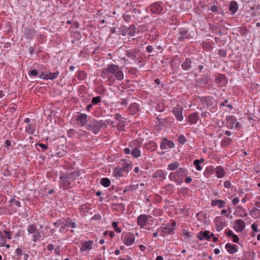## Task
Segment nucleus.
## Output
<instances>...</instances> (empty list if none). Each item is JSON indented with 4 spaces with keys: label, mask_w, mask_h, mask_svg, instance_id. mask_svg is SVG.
<instances>
[{
    "label": "nucleus",
    "mask_w": 260,
    "mask_h": 260,
    "mask_svg": "<svg viewBox=\"0 0 260 260\" xmlns=\"http://www.w3.org/2000/svg\"><path fill=\"white\" fill-rule=\"evenodd\" d=\"M101 76L104 79L109 80L114 77L118 80H122L123 79L124 75L119 66L110 64L107 68H104L102 70Z\"/></svg>",
    "instance_id": "nucleus-1"
},
{
    "label": "nucleus",
    "mask_w": 260,
    "mask_h": 260,
    "mask_svg": "<svg viewBox=\"0 0 260 260\" xmlns=\"http://www.w3.org/2000/svg\"><path fill=\"white\" fill-rule=\"evenodd\" d=\"M103 126L102 121L93 120L90 123L87 125L86 128L88 130L92 131L94 134H98L101 128Z\"/></svg>",
    "instance_id": "nucleus-2"
},
{
    "label": "nucleus",
    "mask_w": 260,
    "mask_h": 260,
    "mask_svg": "<svg viewBox=\"0 0 260 260\" xmlns=\"http://www.w3.org/2000/svg\"><path fill=\"white\" fill-rule=\"evenodd\" d=\"M201 102L202 103L206 105L207 108H209L211 112H214L216 111L217 107L215 106V101L213 98L210 96L203 97L201 100Z\"/></svg>",
    "instance_id": "nucleus-3"
},
{
    "label": "nucleus",
    "mask_w": 260,
    "mask_h": 260,
    "mask_svg": "<svg viewBox=\"0 0 260 260\" xmlns=\"http://www.w3.org/2000/svg\"><path fill=\"white\" fill-rule=\"evenodd\" d=\"M126 55L129 58L133 59L136 63H140L141 59L140 58V54L138 49L133 50H127L126 51Z\"/></svg>",
    "instance_id": "nucleus-4"
},
{
    "label": "nucleus",
    "mask_w": 260,
    "mask_h": 260,
    "mask_svg": "<svg viewBox=\"0 0 260 260\" xmlns=\"http://www.w3.org/2000/svg\"><path fill=\"white\" fill-rule=\"evenodd\" d=\"M122 239L125 245L127 246L132 245L135 242V237L132 233H127L122 235Z\"/></svg>",
    "instance_id": "nucleus-5"
},
{
    "label": "nucleus",
    "mask_w": 260,
    "mask_h": 260,
    "mask_svg": "<svg viewBox=\"0 0 260 260\" xmlns=\"http://www.w3.org/2000/svg\"><path fill=\"white\" fill-rule=\"evenodd\" d=\"M183 108L179 105H177L172 110L173 115L178 121H181L183 119Z\"/></svg>",
    "instance_id": "nucleus-6"
},
{
    "label": "nucleus",
    "mask_w": 260,
    "mask_h": 260,
    "mask_svg": "<svg viewBox=\"0 0 260 260\" xmlns=\"http://www.w3.org/2000/svg\"><path fill=\"white\" fill-rule=\"evenodd\" d=\"M214 234L210 232L209 231H205L200 232L197 235V238L201 241L206 240L209 241L211 237H213Z\"/></svg>",
    "instance_id": "nucleus-7"
},
{
    "label": "nucleus",
    "mask_w": 260,
    "mask_h": 260,
    "mask_svg": "<svg viewBox=\"0 0 260 260\" xmlns=\"http://www.w3.org/2000/svg\"><path fill=\"white\" fill-rule=\"evenodd\" d=\"M149 216L146 214H141L137 218V224L141 228H143L147 223Z\"/></svg>",
    "instance_id": "nucleus-8"
},
{
    "label": "nucleus",
    "mask_w": 260,
    "mask_h": 260,
    "mask_svg": "<svg viewBox=\"0 0 260 260\" xmlns=\"http://www.w3.org/2000/svg\"><path fill=\"white\" fill-rule=\"evenodd\" d=\"M126 172H127V170L126 167H116L113 170V176L117 178L123 176L124 173Z\"/></svg>",
    "instance_id": "nucleus-9"
},
{
    "label": "nucleus",
    "mask_w": 260,
    "mask_h": 260,
    "mask_svg": "<svg viewBox=\"0 0 260 260\" xmlns=\"http://www.w3.org/2000/svg\"><path fill=\"white\" fill-rule=\"evenodd\" d=\"M200 117L199 114L197 112L191 113L187 117L188 122H189L191 125L197 123Z\"/></svg>",
    "instance_id": "nucleus-10"
},
{
    "label": "nucleus",
    "mask_w": 260,
    "mask_h": 260,
    "mask_svg": "<svg viewBox=\"0 0 260 260\" xmlns=\"http://www.w3.org/2000/svg\"><path fill=\"white\" fill-rule=\"evenodd\" d=\"M76 120L81 126H84L87 122V115L86 114L80 113L77 115Z\"/></svg>",
    "instance_id": "nucleus-11"
},
{
    "label": "nucleus",
    "mask_w": 260,
    "mask_h": 260,
    "mask_svg": "<svg viewBox=\"0 0 260 260\" xmlns=\"http://www.w3.org/2000/svg\"><path fill=\"white\" fill-rule=\"evenodd\" d=\"M234 228L237 232H242L245 228V221L240 219L236 220Z\"/></svg>",
    "instance_id": "nucleus-12"
},
{
    "label": "nucleus",
    "mask_w": 260,
    "mask_h": 260,
    "mask_svg": "<svg viewBox=\"0 0 260 260\" xmlns=\"http://www.w3.org/2000/svg\"><path fill=\"white\" fill-rule=\"evenodd\" d=\"M150 11L153 14H158L162 11V7L158 3H154L150 6Z\"/></svg>",
    "instance_id": "nucleus-13"
},
{
    "label": "nucleus",
    "mask_w": 260,
    "mask_h": 260,
    "mask_svg": "<svg viewBox=\"0 0 260 260\" xmlns=\"http://www.w3.org/2000/svg\"><path fill=\"white\" fill-rule=\"evenodd\" d=\"M174 144L172 141H169L164 138L160 144V149L162 150L167 149L174 147Z\"/></svg>",
    "instance_id": "nucleus-14"
},
{
    "label": "nucleus",
    "mask_w": 260,
    "mask_h": 260,
    "mask_svg": "<svg viewBox=\"0 0 260 260\" xmlns=\"http://www.w3.org/2000/svg\"><path fill=\"white\" fill-rule=\"evenodd\" d=\"M161 233L160 235L165 237L166 235L171 234L174 231V225H167L165 227L161 228Z\"/></svg>",
    "instance_id": "nucleus-15"
},
{
    "label": "nucleus",
    "mask_w": 260,
    "mask_h": 260,
    "mask_svg": "<svg viewBox=\"0 0 260 260\" xmlns=\"http://www.w3.org/2000/svg\"><path fill=\"white\" fill-rule=\"evenodd\" d=\"M235 214L237 216L244 217L247 215V213L245 209L240 206H239L236 208Z\"/></svg>",
    "instance_id": "nucleus-16"
},
{
    "label": "nucleus",
    "mask_w": 260,
    "mask_h": 260,
    "mask_svg": "<svg viewBox=\"0 0 260 260\" xmlns=\"http://www.w3.org/2000/svg\"><path fill=\"white\" fill-rule=\"evenodd\" d=\"M36 30L32 27L27 28L25 29L24 35L27 39L31 40L35 36Z\"/></svg>",
    "instance_id": "nucleus-17"
},
{
    "label": "nucleus",
    "mask_w": 260,
    "mask_h": 260,
    "mask_svg": "<svg viewBox=\"0 0 260 260\" xmlns=\"http://www.w3.org/2000/svg\"><path fill=\"white\" fill-rule=\"evenodd\" d=\"M225 248L229 253L231 254H234L238 251V247L237 245L232 244L231 243H227Z\"/></svg>",
    "instance_id": "nucleus-18"
},
{
    "label": "nucleus",
    "mask_w": 260,
    "mask_h": 260,
    "mask_svg": "<svg viewBox=\"0 0 260 260\" xmlns=\"http://www.w3.org/2000/svg\"><path fill=\"white\" fill-rule=\"evenodd\" d=\"M214 222L218 231H221L225 225V223L222 221L220 217H217L214 220Z\"/></svg>",
    "instance_id": "nucleus-19"
},
{
    "label": "nucleus",
    "mask_w": 260,
    "mask_h": 260,
    "mask_svg": "<svg viewBox=\"0 0 260 260\" xmlns=\"http://www.w3.org/2000/svg\"><path fill=\"white\" fill-rule=\"evenodd\" d=\"M93 244V241L91 240H89L88 241L83 242L81 248V250L82 251H86L87 250L91 249Z\"/></svg>",
    "instance_id": "nucleus-20"
},
{
    "label": "nucleus",
    "mask_w": 260,
    "mask_h": 260,
    "mask_svg": "<svg viewBox=\"0 0 260 260\" xmlns=\"http://www.w3.org/2000/svg\"><path fill=\"white\" fill-rule=\"evenodd\" d=\"M58 73H49V74H45L44 73H42L41 75L39 76L40 78H42L43 79H54L55 78H56L57 76L58 75Z\"/></svg>",
    "instance_id": "nucleus-21"
},
{
    "label": "nucleus",
    "mask_w": 260,
    "mask_h": 260,
    "mask_svg": "<svg viewBox=\"0 0 260 260\" xmlns=\"http://www.w3.org/2000/svg\"><path fill=\"white\" fill-rule=\"evenodd\" d=\"M216 83L218 84L220 86H223L226 84V80L224 75L219 74L216 78Z\"/></svg>",
    "instance_id": "nucleus-22"
},
{
    "label": "nucleus",
    "mask_w": 260,
    "mask_h": 260,
    "mask_svg": "<svg viewBox=\"0 0 260 260\" xmlns=\"http://www.w3.org/2000/svg\"><path fill=\"white\" fill-rule=\"evenodd\" d=\"M166 173L162 170H159L156 171L153 174L152 177L154 178H159L161 179L166 178Z\"/></svg>",
    "instance_id": "nucleus-23"
},
{
    "label": "nucleus",
    "mask_w": 260,
    "mask_h": 260,
    "mask_svg": "<svg viewBox=\"0 0 260 260\" xmlns=\"http://www.w3.org/2000/svg\"><path fill=\"white\" fill-rule=\"evenodd\" d=\"M229 8L232 14H235L238 9L237 3L235 1H232L229 5Z\"/></svg>",
    "instance_id": "nucleus-24"
},
{
    "label": "nucleus",
    "mask_w": 260,
    "mask_h": 260,
    "mask_svg": "<svg viewBox=\"0 0 260 260\" xmlns=\"http://www.w3.org/2000/svg\"><path fill=\"white\" fill-rule=\"evenodd\" d=\"M225 171L221 166H218L216 168V175L217 178H221L224 177Z\"/></svg>",
    "instance_id": "nucleus-25"
},
{
    "label": "nucleus",
    "mask_w": 260,
    "mask_h": 260,
    "mask_svg": "<svg viewBox=\"0 0 260 260\" xmlns=\"http://www.w3.org/2000/svg\"><path fill=\"white\" fill-rule=\"evenodd\" d=\"M225 203L224 201L221 200H214L211 202V205L212 206H218L219 208H221L224 206Z\"/></svg>",
    "instance_id": "nucleus-26"
},
{
    "label": "nucleus",
    "mask_w": 260,
    "mask_h": 260,
    "mask_svg": "<svg viewBox=\"0 0 260 260\" xmlns=\"http://www.w3.org/2000/svg\"><path fill=\"white\" fill-rule=\"evenodd\" d=\"M176 173L179 177H184L188 174V171L185 168H180Z\"/></svg>",
    "instance_id": "nucleus-27"
},
{
    "label": "nucleus",
    "mask_w": 260,
    "mask_h": 260,
    "mask_svg": "<svg viewBox=\"0 0 260 260\" xmlns=\"http://www.w3.org/2000/svg\"><path fill=\"white\" fill-rule=\"evenodd\" d=\"M191 59L187 58L185 59V61L181 64V67L184 70H188L191 67Z\"/></svg>",
    "instance_id": "nucleus-28"
},
{
    "label": "nucleus",
    "mask_w": 260,
    "mask_h": 260,
    "mask_svg": "<svg viewBox=\"0 0 260 260\" xmlns=\"http://www.w3.org/2000/svg\"><path fill=\"white\" fill-rule=\"evenodd\" d=\"M27 232L29 234L34 235L36 234L37 232H39V231L37 229V227L35 224H31L28 226Z\"/></svg>",
    "instance_id": "nucleus-29"
},
{
    "label": "nucleus",
    "mask_w": 260,
    "mask_h": 260,
    "mask_svg": "<svg viewBox=\"0 0 260 260\" xmlns=\"http://www.w3.org/2000/svg\"><path fill=\"white\" fill-rule=\"evenodd\" d=\"M139 110L138 106L137 104H132L129 107V113L132 114H135Z\"/></svg>",
    "instance_id": "nucleus-30"
},
{
    "label": "nucleus",
    "mask_w": 260,
    "mask_h": 260,
    "mask_svg": "<svg viewBox=\"0 0 260 260\" xmlns=\"http://www.w3.org/2000/svg\"><path fill=\"white\" fill-rule=\"evenodd\" d=\"M179 166V164L177 161H174L168 165V169L171 171L176 170Z\"/></svg>",
    "instance_id": "nucleus-31"
},
{
    "label": "nucleus",
    "mask_w": 260,
    "mask_h": 260,
    "mask_svg": "<svg viewBox=\"0 0 260 260\" xmlns=\"http://www.w3.org/2000/svg\"><path fill=\"white\" fill-rule=\"evenodd\" d=\"M141 151L137 147L133 148L131 152V154L136 158L140 157L141 156Z\"/></svg>",
    "instance_id": "nucleus-32"
},
{
    "label": "nucleus",
    "mask_w": 260,
    "mask_h": 260,
    "mask_svg": "<svg viewBox=\"0 0 260 260\" xmlns=\"http://www.w3.org/2000/svg\"><path fill=\"white\" fill-rule=\"evenodd\" d=\"M204 159L203 158H201L200 159H196L193 161V165L196 167V169L198 171H201L202 170V167L200 165V164L203 162Z\"/></svg>",
    "instance_id": "nucleus-33"
},
{
    "label": "nucleus",
    "mask_w": 260,
    "mask_h": 260,
    "mask_svg": "<svg viewBox=\"0 0 260 260\" xmlns=\"http://www.w3.org/2000/svg\"><path fill=\"white\" fill-rule=\"evenodd\" d=\"M36 131V128L31 124H29L26 127L25 132L29 134H34Z\"/></svg>",
    "instance_id": "nucleus-34"
},
{
    "label": "nucleus",
    "mask_w": 260,
    "mask_h": 260,
    "mask_svg": "<svg viewBox=\"0 0 260 260\" xmlns=\"http://www.w3.org/2000/svg\"><path fill=\"white\" fill-rule=\"evenodd\" d=\"M101 184L105 187H109L110 185V180L107 178H103L101 180Z\"/></svg>",
    "instance_id": "nucleus-35"
},
{
    "label": "nucleus",
    "mask_w": 260,
    "mask_h": 260,
    "mask_svg": "<svg viewBox=\"0 0 260 260\" xmlns=\"http://www.w3.org/2000/svg\"><path fill=\"white\" fill-rule=\"evenodd\" d=\"M187 31L185 30H182L180 31L179 34V37H178V39L180 40H183L185 39H186L188 38V35Z\"/></svg>",
    "instance_id": "nucleus-36"
},
{
    "label": "nucleus",
    "mask_w": 260,
    "mask_h": 260,
    "mask_svg": "<svg viewBox=\"0 0 260 260\" xmlns=\"http://www.w3.org/2000/svg\"><path fill=\"white\" fill-rule=\"evenodd\" d=\"M228 121H230V122H232L233 124L235 123V128H240L241 125L239 122H236L235 118L234 116H232L228 118Z\"/></svg>",
    "instance_id": "nucleus-37"
},
{
    "label": "nucleus",
    "mask_w": 260,
    "mask_h": 260,
    "mask_svg": "<svg viewBox=\"0 0 260 260\" xmlns=\"http://www.w3.org/2000/svg\"><path fill=\"white\" fill-rule=\"evenodd\" d=\"M232 142V140L229 138H224L221 141V144L222 146H227L231 144Z\"/></svg>",
    "instance_id": "nucleus-38"
},
{
    "label": "nucleus",
    "mask_w": 260,
    "mask_h": 260,
    "mask_svg": "<svg viewBox=\"0 0 260 260\" xmlns=\"http://www.w3.org/2000/svg\"><path fill=\"white\" fill-rule=\"evenodd\" d=\"M79 210L81 212L85 213L88 212L89 208L86 204H84L81 206Z\"/></svg>",
    "instance_id": "nucleus-39"
},
{
    "label": "nucleus",
    "mask_w": 260,
    "mask_h": 260,
    "mask_svg": "<svg viewBox=\"0 0 260 260\" xmlns=\"http://www.w3.org/2000/svg\"><path fill=\"white\" fill-rule=\"evenodd\" d=\"M66 227L75 228L76 224L74 222L69 219H66Z\"/></svg>",
    "instance_id": "nucleus-40"
},
{
    "label": "nucleus",
    "mask_w": 260,
    "mask_h": 260,
    "mask_svg": "<svg viewBox=\"0 0 260 260\" xmlns=\"http://www.w3.org/2000/svg\"><path fill=\"white\" fill-rule=\"evenodd\" d=\"M101 101V97L100 96H97L92 98L91 100V103L93 105H97Z\"/></svg>",
    "instance_id": "nucleus-41"
},
{
    "label": "nucleus",
    "mask_w": 260,
    "mask_h": 260,
    "mask_svg": "<svg viewBox=\"0 0 260 260\" xmlns=\"http://www.w3.org/2000/svg\"><path fill=\"white\" fill-rule=\"evenodd\" d=\"M42 237L41 234L40 232H37V234L32 235V241L34 242H37L39 240H40Z\"/></svg>",
    "instance_id": "nucleus-42"
},
{
    "label": "nucleus",
    "mask_w": 260,
    "mask_h": 260,
    "mask_svg": "<svg viewBox=\"0 0 260 260\" xmlns=\"http://www.w3.org/2000/svg\"><path fill=\"white\" fill-rule=\"evenodd\" d=\"M112 226L114 228V230L116 232L120 233L121 232V230L120 228L118 227V222L116 221H114L112 223Z\"/></svg>",
    "instance_id": "nucleus-43"
},
{
    "label": "nucleus",
    "mask_w": 260,
    "mask_h": 260,
    "mask_svg": "<svg viewBox=\"0 0 260 260\" xmlns=\"http://www.w3.org/2000/svg\"><path fill=\"white\" fill-rule=\"evenodd\" d=\"M178 141L180 143L183 144L186 142V139L183 135H180L178 138Z\"/></svg>",
    "instance_id": "nucleus-44"
},
{
    "label": "nucleus",
    "mask_w": 260,
    "mask_h": 260,
    "mask_svg": "<svg viewBox=\"0 0 260 260\" xmlns=\"http://www.w3.org/2000/svg\"><path fill=\"white\" fill-rule=\"evenodd\" d=\"M177 175L176 172L171 173L169 176V178L170 180L176 181L175 179L176 176Z\"/></svg>",
    "instance_id": "nucleus-45"
},
{
    "label": "nucleus",
    "mask_w": 260,
    "mask_h": 260,
    "mask_svg": "<svg viewBox=\"0 0 260 260\" xmlns=\"http://www.w3.org/2000/svg\"><path fill=\"white\" fill-rule=\"evenodd\" d=\"M38 74L37 70H31L29 71L28 75L32 77L36 76Z\"/></svg>",
    "instance_id": "nucleus-46"
},
{
    "label": "nucleus",
    "mask_w": 260,
    "mask_h": 260,
    "mask_svg": "<svg viewBox=\"0 0 260 260\" xmlns=\"http://www.w3.org/2000/svg\"><path fill=\"white\" fill-rule=\"evenodd\" d=\"M232 184L229 180H226L224 182V186L225 188H230L231 187Z\"/></svg>",
    "instance_id": "nucleus-47"
},
{
    "label": "nucleus",
    "mask_w": 260,
    "mask_h": 260,
    "mask_svg": "<svg viewBox=\"0 0 260 260\" xmlns=\"http://www.w3.org/2000/svg\"><path fill=\"white\" fill-rule=\"evenodd\" d=\"M251 228L254 232L257 233L258 232L257 224L256 223H253L251 225Z\"/></svg>",
    "instance_id": "nucleus-48"
},
{
    "label": "nucleus",
    "mask_w": 260,
    "mask_h": 260,
    "mask_svg": "<svg viewBox=\"0 0 260 260\" xmlns=\"http://www.w3.org/2000/svg\"><path fill=\"white\" fill-rule=\"evenodd\" d=\"M218 54L222 57H225L226 56V52L223 50H220L218 52Z\"/></svg>",
    "instance_id": "nucleus-49"
},
{
    "label": "nucleus",
    "mask_w": 260,
    "mask_h": 260,
    "mask_svg": "<svg viewBox=\"0 0 260 260\" xmlns=\"http://www.w3.org/2000/svg\"><path fill=\"white\" fill-rule=\"evenodd\" d=\"M75 134V131L74 129H70L68 132V135L69 137H73Z\"/></svg>",
    "instance_id": "nucleus-50"
},
{
    "label": "nucleus",
    "mask_w": 260,
    "mask_h": 260,
    "mask_svg": "<svg viewBox=\"0 0 260 260\" xmlns=\"http://www.w3.org/2000/svg\"><path fill=\"white\" fill-rule=\"evenodd\" d=\"M232 238H233L232 241L234 242L238 243L239 238L237 235L234 234Z\"/></svg>",
    "instance_id": "nucleus-51"
},
{
    "label": "nucleus",
    "mask_w": 260,
    "mask_h": 260,
    "mask_svg": "<svg viewBox=\"0 0 260 260\" xmlns=\"http://www.w3.org/2000/svg\"><path fill=\"white\" fill-rule=\"evenodd\" d=\"M239 202V199L238 198H235L232 200V203L235 206L237 205Z\"/></svg>",
    "instance_id": "nucleus-52"
},
{
    "label": "nucleus",
    "mask_w": 260,
    "mask_h": 260,
    "mask_svg": "<svg viewBox=\"0 0 260 260\" xmlns=\"http://www.w3.org/2000/svg\"><path fill=\"white\" fill-rule=\"evenodd\" d=\"M16 254L18 256H21L22 255V250L21 249L18 248L16 249L15 251Z\"/></svg>",
    "instance_id": "nucleus-53"
},
{
    "label": "nucleus",
    "mask_w": 260,
    "mask_h": 260,
    "mask_svg": "<svg viewBox=\"0 0 260 260\" xmlns=\"http://www.w3.org/2000/svg\"><path fill=\"white\" fill-rule=\"evenodd\" d=\"M4 232L6 234L5 238H7V239H11V236L10 235V232L9 231H7L6 230H4Z\"/></svg>",
    "instance_id": "nucleus-54"
},
{
    "label": "nucleus",
    "mask_w": 260,
    "mask_h": 260,
    "mask_svg": "<svg viewBox=\"0 0 260 260\" xmlns=\"http://www.w3.org/2000/svg\"><path fill=\"white\" fill-rule=\"evenodd\" d=\"M211 10L213 12H217L218 11V8L216 6H212L211 7Z\"/></svg>",
    "instance_id": "nucleus-55"
},
{
    "label": "nucleus",
    "mask_w": 260,
    "mask_h": 260,
    "mask_svg": "<svg viewBox=\"0 0 260 260\" xmlns=\"http://www.w3.org/2000/svg\"><path fill=\"white\" fill-rule=\"evenodd\" d=\"M234 234H235L231 230H229L228 231L226 232V235L228 237H232Z\"/></svg>",
    "instance_id": "nucleus-56"
},
{
    "label": "nucleus",
    "mask_w": 260,
    "mask_h": 260,
    "mask_svg": "<svg viewBox=\"0 0 260 260\" xmlns=\"http://www.w3.org/2000/svg\"><path fill=\"white\" fill-rule=\"evenodd\" d=\"M39 145L43 150H46L48 148V146L47 145H45V144H44L42 143H39Z\"/></svg>",
    "instance_id": "nucleus-57"
},
{
    "label": "nucleus",
    "mask_w": 260,
    "mask_h": 260,
    "mask_svg": "<svg viewBox=\"0 0 260 260\" xmlns=\"http://www.w3.org/2000/svg\"><path fill=\"white\" fill-rule=\"evenodd\" d=\"M128 104V102L127 101V100L126 99H122V102H121V105H123L124 106H126Z\"/></svg>",
    "instance_id": "nucleus-58"
},
{
    "label": "nucleus",
    "mask_w": 260,
    "mask_h": 260,
    "mask_svg": "<svg viewBox=\"0 0 260 260\" xmlns=\"http://www.w3.org/2000/svg\"><path fill=\"white\" fill-rule=\"evenodd\" d=\"M146 50L148 52L151 53L153 51V47L150 45H148L146 48Z\"/></svg>",
    "instance_id": "nucleus-59"
},
{
    "label": "nucleus",
    "mask_w": 260,
    "mask_h": 260,
    "mask_svg": "<svg viewBox=\"0 0 260 260\" xmlns=\"http://www.w3.org/2000/svg\"><path fill=\"white\" fill-rule=\"evenodd\" d=\"M47 248L48 250H52L54 249V245L52 244H49L47 245Z\"/></svg>",
    "instance_id": "nucleus-60"
},
{
    "label": "nucleus",
    "mask_w": 260,
    "mask_h": 260,
    "mask_svg": "<svg viewBox=\"0 0 260 260\" xmlns=\"http://www.w3.org/2000/svg\"><path fill=\"white\" fill-rule=\"evenodd\" d=\"M191 180L192 179L190 177H187L185 179V181L187 183H189L190 182H191Z\"/></svg>",
    "instance_id": "nucleus-61"
},
{
    "label": "nucleus",
    "mask_w": 260,
    "mask_h": 260,
    "mask_svg": "<svg viewBox=\"0 0 260 260\" xmlns=\"http://www.w3.org/2000/svg\"><path fill=\"white\" fill-rule=\"evenodd\" d=\"M124 150L125 154H129L132 152L131 150L128 148H125Z\"/></svg>",
    "instance_id": "nucleus-62"
},
{
    "label": "nucleus",
    "mask_w": 260,
    "mask_h": 260,
    "mask_svg": "<svg viewBox=\"0 0 260 260\" xmlns=\"http://www.w3.org/2000/svg\"><path fill=\"white\" fill-rule=\"evenodd\" d=\"M149 145L150 146H151V148H154V149H153L154 150V149H155V145H156V144H155V143H154V142H150V143H149Z\"/></svg>",
    "instance_id": "nucleus-63"
},
{
    "label": "nucleus",
    "mask_w": 260,
    "mask_h": 260,
    "mask_svg": "<svg viewBox=\"0 0 260 260\" xmlns=\"http://www.w3.org/2000/svg\"><path fill=\"white\" fill-rule=\"evenodd\" d=\"M109 236L111 238H113L115 236V233L113 231H111L109 232Z\"/></svg>",
    "instance_id": "nucleus-64"
}]
</instances>
